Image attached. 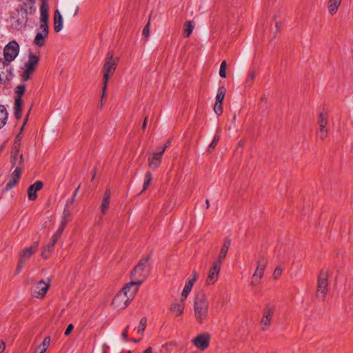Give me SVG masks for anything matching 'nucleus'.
<instances>
[{"mask_svg": "<svg viewBox=\"0 0 353 353\" xmlns=\"http://www.w3.org/2000/svg\"><path fill=\"white\" fill-rule=\"evenodd\" d=\"M36 12L34 1H25L20 3L19 8L11 17L12 24L16 28H21L28 21L29 16L33 15Z\"/></svg>", "mask_w": 353, "mask_h": 353, "instance_id": "f257e3e1", "label": "nucleus"}, {"mask_svg": "<svg viewBox=\"0 0 353 353\" xmlns=\"http://www.w3.org/2000/svg\"><path fill=\"white\" fill-rule=\"evenodd\" d=\"M209 313V301L203 292L195 295L194 301V314L196 322L202 324L207 319Z\"/></svg>", "mask_w": 353, "mask_h": 353, "instance_id": "f03ea898", "label": "nucleus"}, {"mask_svg": "<svg viewBox=\"0 0 353 353\" xmlns=\"http://www.w3.org/2000/svg\"><path fill=\"white\" fill-rule=\"evenodd\" d=\"M148 257L142 259L131 272L130 277L132 281L128 283V284L137 290L148 276Z\"/></svg>", "mask_w": 353, "mask_h": 353, "instance_id": "7ed1b4c3", "label": "nucleus"}, {"mask_svg": "<svg viewBox=\"0 0 353 353\" xmlns=\"http://www.w3.org/2000/svg\"><path fill=\"white\" fill-rule=\"evenodd\" d=\"M137 291L128 283L126 284L114 297L112 304L116 309H124L134 298Z\"/></svg>", "mask_w": 353, "mask_h": 353, "instance_id": "20e7f679", "label": "nucleus"}, {"mask_svg": "<svg viewBox=\"0 0 353 353\" xmlns=\"http://www.w3.org/2000/svg\"><path fill=\"white\" fill-rule=\"evenodd\" d=\"M118 63V58L114 57L112 52L109 51L104 59L102 71L103 74V88H102V97H105L107 90L108 82L111 76L114 73L117 65Z\"/></svg>", "mask_w": 353, "mask_h": 353, "instance_id": "39448f33", "label": "nucleus"}, {"mask_svg": "<svg viewBox=\"0 0 353 353\" xmlns=\"http://www.w3.org/2000/svg\"><path fill=\"white\" fill-rule=\"evenodd\" d=\"M39 244L37 242H34L29 248H26L21 250L19 254V259L17 267V273H19L23 268L26 262L30 259V257L37 252L38 250Z\"/></svg>", "mask_w": 353, "mask_h": 353, "instance_id": "423d86ee", "label": "nucleus"}, {"mask_svg": "<svg viewBox=\"0 0 353 353\" xmlns=\"http://www.w3.org/2000/svg\"><path fill=\"white\" fill-rule=\"evenodd\" d=\"M39 57L32 54L30 53L28 57V61L25 63V69L21 74V78L23 81H26L31 78L36 70L37 66L39 63Z\"/></svg>", "mask_w": 353, "mask_h": 353, "instance_id": "0eeeda50", "label": "nucleus"}, {"mask_svg": "<svg viewBox=\"0 0 353 353\" xmlns=\"http://www.w3.org/2000/svg\"><path fill=\"white\" fill-rule=\"evenodd\" d=\"M11 161L12 163V167L15 168L14 170L12 172L11 176H20L22 174V170L21 168V165L22 164L23 159V155L20 152L19 145L16 144L14 145L11 153Z\"/></svg>", "mask_w": 353, "mask_h": 353, "instance_id": "6e6552de", "label": "nucleus"}, {"mask_svg": "<svg viewBox=\"0 0 353 353\" xmlns=\"http://www.w3.org/2000/svg\"><path fill=\"white\" fill-rule=\"evenodd\" d=\"M328 274L325 271H321L318 278L316 296L318 299L323 300L328 291Z\"/></svg>", "mask_w": 353, "mask_h": 353, "instance_id": "1a4fd4ad", "label": "nucleus"}, {"mask_svg": "<svg viewBox=\"0 0 353 353\" xmlns=\"http://www.w3.org/2000/svg\"><path fill=\"white\" fill-rule=\"evenodd\" d=\"M40 19L38 31L49 34V14L48 6L46 1H43L39 8Z\"/></svg>", "mask_w": 353, "mask_h": 353, "instance_id": "9d476101", "label": "nucleus"}, {"mask_svg": "<svg viewBox=\"0 0 353 353\" xmlns=\"http://www.w3.org/2000/svg\"><path fill=\"white\" fill-rule=\"evenodd\" d=\"M19 52V44L15 41L9 42L3 49L4 61L10 63L17 57Z\"/></svg>", "mask_w": 353, "mask_h": 353, "instance_id": "9b49d317", "label": "nucleus"}, {"mask_svg": "<svg viewBox=\"0 0 353 353\" xmlns=\"http://www.w3.org/2000/svg\"><path fill=\"white\" fill-rule=\"evenodd\" d=\"M167 148L168 145L159 147L157 151L149 154L148 165L151 169H156L161 164L162 155Z\"/></svg>", "mask_w": 353, "mask_h": 353, "instance_id": "f8f14e48", "label": "nucleus"}, {"mask_svg": "<svg viewBox=\"0 0 353 353\" xmlns=\"http://www.w3.org/2000/svg\"><path fill=\"white\" fill-rule=\"evenodd\" d=\"M221 269V264H220L219 262L214 261L208 271V274L205 281L207 285H212L215 284L219 279Z\"/></svg>", "mask_w": 353, "mask_h": 353, "instance_id": "ddd939ff", "label": "nucleus"}, {"mask_svg": "<svg viewBox=\"0 0 353 353\" xmlns=\"http://www.w3.org/2000/svg\"><path fill=\"white\" fill-rule=\"evenodd\" d=\"M275 311V306L270 303L266 304L263 310V316L261 319L263 330H266L270 326L272 317Z\"/></svg>", "mask_w": 353, "mask_h": 353, "instance_id": "4468645a", "label": "nucleus"}, {"mask_svg": "<svg viewBox=\"0 0 353 353\" xmlns=\"http://www.w3.org/2000/svg\"><path fill=\"white\" fill-rule=\"evenodd\" d=\"M210 335L208 333H203L197 335L192 340L193 345L199 350H206L210 345Z\"/></svg>", "mask_w": 353, "mask_h": 353, "instance_id": "2eb2a0df", "label": "nucleus"}, {"mask_svg": "<svg viewBox=\"0 0 353 353\" xmlns=\"http://www.w3.org/2000/svg\"><path fill=\"white\" fill-rule=\"evenodd\" d=\"M265 267H266V260L263 257L257 260L256 269L252 276V281H251V284L252 285H256L260 283V280L263 276L264 270H265Z\"/></svg>", "mask_w": 353, "mask_h": 353, "instance_id": "dca6fc26", "label": "nucleus"}, {"mask_svg": "<svg viewBox=\"0 0 353 353\" xmlns=\"http://www.w3.org/2000/svg\"><path fill=\"white\" fill-rule=\"evenodd\" d=\"M12 77V68L10 64L0 59V83L9 81Z\"/></svg>", "mask_w": 353, "mask_h": 353, "instance_id": "f3484780", "label": "nucleus"}, {"mask_svg": "<svg viewBox=\"0 0 353 353\" xmlns=\"http://www.w3.org/2000/svg\"><path fill=\"white\" fill-rule=\"evenodd\" d=\"M50 288V281L46 282L43 280L39 281L32 290V294L37 299H42L45 296Z\"/></svg>", "mask_w": 353, "mask_h": 353, "instance_id": "a211bd4d", "label": "nucleus"}, {"mask_svg": "<svg viewBox=\"0 0 353 353\" xmlns=\"http://www.w3.org/2000/svg\"><path fill=\"white\" fill-rule=\"evenodd\" d=\"M43 183L41 181H37L32 184L28 189V199L34 201L37 198V192L43 188Z\"/></svg>", "mask_w": 353, "mask_h": 353, "instance_id": "6ab92c4d", "label": "nucleus"}, {"mask_svg": "<svg viewBox=\"0 0 353 353\" xmlns=\"http://www.w3.org/2000/svg\"><path fill=\"white\" fill-rule=\"evenodd\" d=\"M185 300L181 299L180 300H175L170 306V310L175 316H181L183 313Z\"/></svg>", "mask_w": 353, "mask_h": 353, "instance_id": "aec40b11", "label": "nucleus"}, {"mask_svg": "<svg viewBox=\"0 0 353 353\" xmlns=\"http://www.w3.org/2000/svg\"><path fill=\"white\" fill-rule=\"evenodd\" d=\"M319 130L317 132V137L321 139H324L327 137V119L323 115V114H320L319 119Z\"/></svg>", "mask_w": 353, "mask_h": 353, "instance_id": "412c9836", "label": "nucleus"}, {"mask_svg": "<svg viewBox=\"0 0 353 353\" xmlns=\"http://www.w3.org/2000/svg\"><path fill=\"white\" fill-rule=\"evenodd\" d=\"M231 245V240L230 239H226L224 241L223 245L219 253L218 259L215 261V262H219L220 264H222L223 261L225 259L230 246Z\"/></svg>", "mask_w": 353, "mask_h": 353, "instance_id": "4be33fe9", "label": "nucleus"}, {"mask_svg": "<svg viewBox=\"0 0 353 353\" xmlns=\"http://www.w3.org/2000/svg\"><path fill=\"white\" fill-rule=\"evenodd\" d=\"M48 35L49 34L48 33L38 31L34 39V44L39 48L43 47L46 43L47 39L48 38Z\"/></svg>", "mask_w": 353, "mask_h": 353, "instance_id": "5701e85b", "label": "nucleus"}, {"mask_svg": "<svg viewBox=\"0 0 353 353\" xmlns=\"http://www.w3.org/2000/svg\"><path fill=\"white\" fill-rule=\"evenodd\" d=\"M110 190L109 189H107L105 192L101 205V211L102 214H105L108 212L110 201Z\"/></svg>", "mask_w": 353, "mask_h": 353, "instance_id": "b1692460", "label": "nucleus"}, {"mask_svg": "<svg viewBox=\"0 0 353 353\" xmlns=\"http://www.w3.org/2000/svg\"><path fill=\"white\" fill-rule=\"evenodd\" d=\"M54 28L56 32H59L63 28V18L59 10H56L54 14Z\"/></svg>", "mask_w": 353, "mask_h": 353, "instance_id": "393cba45", "label": "nucleus"}, {"mask_svg": "<svg viewBox=\"0 0 353 353\" xmlns=\"http://www.w3.org/2000/svg\"><path fill=\"white\" fill-rule=\"evenodd\" d=\"M342 0H328L327 1V9L328 12L331 15L335 14L341 4Z\"/></svg>", "mask_w": 353, "mask_h": 353, "instance_id": "a878e982", "label": "nucleus"}, {"mask_svg": "<svg viewBox=\"0 0 353 353\" xmlns=\"http://www.w3.org/2000/svg\"><path fill=\"white\" fill-rule=\"evenodd\" d=\"M8 117V113L6 107L0 104V129L6 124Z\"/></svg>", "mask_w": 353, "mask_h": 353, "instance_id": "bb28decb", "label": "nucleus"}, {"mask_svg": "<svg viewBox=\"0 0 353 353\" xmlns=\"http://www.w3.org/2000/svg\"><path fill=\"white\" fill-rule=\"evenodd\" d=\"M23 101L21 98H16L14 101V116L17 119H19L21 116V109Z\"/></svg>", "mask_w": 353, "mask_h": 353, "instance_id": "cd10ccee", "label": "nucleus"}, {"mask_svg": "<svg viewBox=\"0 0 353 353\" xmlns=\"http://www.w3.org/2000/svg\"><path fill=\"white\" fill-rule=\"evenodd\" d=\"M194 283L192 281H188L185 283L183 290L181 293V299L185 300L191 292Z\"/></svg>", "mask_w": 353, "mask_h": 353, "instance_id": "c85d7f7f", "label": "nucleus"}, {"mask_svg": "<svg viewBox=\"0 0 353 353\" xmlns=\"http://www.w3.org/2000/svg\"><path fill=\"white\" fill-rule=\"evenodd\" d=\"M225 93L226 88L224 86H219L217 90L215 102L223 103V101L225 96Z\"/></svg>", "mask_w": 353, "mask_h": 353, "instance_id": "c756f323", "label": "nucleus"}, {"mask_svg": "<svg viewBox=\"0 0 353 353\" xmlns=\"http://www.w3.org/2000/svg\"><path fill=\"white\" fill-rule=\"evenodd\" d=\"M51 339L50 336H46L41 345H39L38 350L41 353H44L48 348Z\"/></svg>", "mask_w": 353, "mask_h": 353, "instance_id": "7c9ffc66", "label": "nucleus"}, {"mask_svg": "<svg viewBox=\"0 0 353 353\" xmlns=\"http://www.w3.org/2000/svg\"><path fill=\"white\" fill-rule=\"evenodd\" d=\"M184 27V35L185 37H189L194 28V25L192 21H188L185 23Z\"/></svg>", "mask_w": 353, "mask_h": 353, "instance_id": "2f4dec72", "label": "nucleus"}, {"mask_svg": "<svg viewBox=\"0 0 353 353\" xmlns=\"http://www.w3.org/2000/svg\"><path fill=\"white\" fill-rule=\"evenodd\" d=\"M53 248H54L50 247V245L49 243L47 245H46L43 248V250L41 252V257L45 259L49 258L50 253H51L52 250H53Z\"/></svg>", "mask_w": 353, "mask_h": 353, "instance_id": "473e14b6", "label": "nucleus"}, {"mask_svg": "<svg viewBox=\"0 0 353 353\" xmlns=\"http://www.w3.org/2000/svg\"><path fill=\"white\" fill-rule=\"evenodd\" d=\"M26 90V84L23 83L21 85H19L15 88V92L17 94V98H21V96L24 94Z\"/></svg>", "mask_w": 353, "mask_h": 353, "instance_id": "72a5a7b5", "label": "nucleus"}, {"mask_svg": "<svg viewBox=\"0 0 353 353\" xmlns=\"http://www.w3.org/2000/svg\"><path fill=\"white\" fill-rule=\"evenodd\" d=\"M79 188H80V185L76 188L72 198L67 200L66 205H65V209L67 208H69L70 205H72L73 204Z\"/></svg>", "mask_w": 353, "mask_h": 353, "instance_id": "f704fd0d", "label": "nucleus"}, {"mask_svg": "<svg viewBox=\"0 0 353 353\" xmlns=\"http://www.w3.org/2000/svg\"><path fill=\"white\" fill-rule=\"evenodd\" d=\"M213 110L216 114L221 115L223 113L222 103L215 102Z\"/></svg>", "mask_w": 353, "mask_h": 353, "instance_id": "c9c22d12", "label": "nucleus"}, {"mask_svg": "<svg viewBox=\"0 0 353 353\" xmlns=\"http://www.w3.org/2000/svg\"><path fill=\"white\" fill-rule=\"evenodd\" d=\"M18 179L19 178H12L10 181H8L6 185V190L8 191L14 187L18 183Z\"/></svg>", "mask_w": 353, "mask_h": 353, "instance_id": "e433bc0d", "label": "nucleus"}, {"mask_svg": "<svg viewBox=\"0 0 353 353\" xmlns=\"http://www.w3.org/2000/svg\"><path fill=\"white\" fill-rule=\"evenodd\" d=\"M146 323H147V319L145 317L142 318L140 320L139 325V327L137 328V332L138 333H143V331L145 330V328Z\"/></svg>", "mask_w": 353, "mask_h": 353, "instance_id": "4c0bfd02", "label": "nucleus"}, {"mask_svg": "<svg viewBox=\"0 0 353 353\" xmlns=\"http://www.w3.org/2000/svg\"><path fill=\"white\" fill-rule=\"evenodd\" d=\"M255 76L256 75H255L254 71L250 70L248 72V77H247V79H246V84H247L248 86H250L251 85V84L252 83L253 81L255 79Z\"/></svg>", "mask_w": 353, "mask_h": 353, "instance_id": "58836bf2", "label": "nucleus"}, {"mask_svg": "<svg viewBox=\"0 0 353 353\" xmlns=\"http://www.w3.org/2000/svg\"><path fill=\"white\" fill-rule=\"evenodd\" d=\"M220 139V136L218 134L214 135V139L208 147V152H210L211 149H214Z\"/></svg>", "mask_w": 353, "mask_h": 353, "instance_id": "ea45409f", "label": "nucleus"}, {"mask_svg": "<svg viewBox=\"0 0 353 353\" xmlns=\"http://www.w3.org/2000/svg\"><path fill=\"white\" fill-rule=\"evenodd\" d=\"M69 214L70 213L68 212H67L66 209L65 208L64 212H63V217L61 219V223L59 225V228L64 230V228H65L66 224H67L66 216L69 215Z\"/></svg>", "mask_w": 353, "mask_h": 353, "instance_id": "a19ab883", "label": "nucleus"}, {"mask_svg": "<svg viewBox=\"0 0 353 353\" xmlns=\"http://www.w3.org/2000/svg\"><path fill=\"white\" fill-rule=\"evenodd\" d=\"M150 21L149 20L145 26L144 27L142 34L143 36H145L146 38H148L149 34H150Z\"/></svg>", "mask_w": 353, "mask_h": 353, "instance_id": "79ce46f5", "label": "nucleus"}, {"mask_svg": "<svg viewBox=\"0 0 353 353\" xmlns=\"http://www.w3.org/2000/svg\"><path fill=\"white\" fill-rule=\"evenodd\" d=\"M281 273L282 269L279 267L276 268L273 273L274 278L275 279H278L281 276Z\"/></svg>", "mask_w": 353, "mask_h": 353, "instance_id": "37998d69", "label": "nucleus"}, {"mask_svg": "<svg viewBox=\"0 0 353 353\" xmlns=\"http://www.w3.org/2000/svg\"><path fill=\"white\" fill-rule=\"evenodd\" d=\"M197 277H198V274H197V272L194 270L192 272V276L190 278L188 279V281H192L193 283H195V281H196L197 279Z\"/></svg>", "mask_w": 353, "mask_h": 353, "instance_id": "c03bdc74", "label": "nucleus"}, {"mask_svg": "<svg viewBox=\"0 0 353 353\" xmlns=\"http://www.w3.org/2000/svg\"><path fill=\"white\" fill-rule=\"evenodd\" d=\"M128 328V326L126 327L125 330L121 334V339L124 341H129L128 339V331H127Z\"/></svg>", "mask_w": 353, "mask_h": 353, "instance_id": "a18cd8bd", "label": "nucleus"}, {"mask_svg": "<svg viewBox=\"0 0 353 353\" xmlns=\"http://www.w3.org/2000/svg\"><path fill=\"white\" fill-rule=\"evenodd\" d=\"M73 328H74L73 325L72 324H69L68 325L65 331V333H64L65 335V336H68L71 333V332L72 331Z\"/></svg>", "mask_w": 353, "mask_h": 353, "instance_id": "49530a36", "label": "nucleus"}, {"mask_svg": "<svg viewBox=\"0 0 353 353\" xmlns=\"http://www.w3.org/2000/svg\"><path fill=\"white\" fill-rule=\"evenodd\" d=\"M59 238L57 237V236H54V235L52 236V239L50 240V242L49 243V244L50 245V247H52L54 248L55 244L57 243V241H58Z\"/></svg>", "mask_w": 353, "mask_h": 353, "instance_id": "de8ad7c7", "label": "nucleus"}, {"mask_svg": "<svg viewBox=\"0 0 353 353\" xmlns=\"http://www.w3.org/2000/svg\"><path fill=\"white\" fill-rule=\"evenodd\" d=\"M59 238L57 237V236H54V235L52 236V239L50 240V242L49 243V244L50 245V247H52L54 248L55 244L57 243V241H58Z\"/></svg>", "mask_w": 353, "mask_h": 353, "instance_id": "09e8293b", "label": "nucleus"}, {"mask_svg": "<svg viewBox=\"0 0 353 353\" xmlns=\"http://www.w3.org/2000/svg\"><path fill=\"white\" fill-rule=\"evenodd\" d=\"M151 178H148L143 183L142 192L145 190L150 183Z\"/></svg>", "mask_w": 353, "mask_h": 353, "instance_id": "8fccbe9b", "label": "nucleus"}, {"mask_svg": "<svg viewBox=\"0 0 353 353\" xmlns=\"http://www.w3.org/2000/svg\"><path fill=\"white\" fill-rule=\"evenodd\" d=\"M63 230H62L61 228H58V230H57V232L53 234L54 236H57L59 239V237L61 236L62 232H63Z\"/></svg>", "mask_w": 353, "mask_h": 353, "instance_id": "3c124183", "label": "nucleus"}, {"mask_svg": "<svg viewBox=\"0 0 353 353\" xmlns=\"http://www.w3.org/2000/svg\"><path fill=\"white\" fill-rule=\"evenodd\" d=\"M143 353H158V352L154 351L151 347H148L143 352Z\"/></svg>", "mask_w": 353, "mask_h": 353, "instance_id": "603ef678", "label": "nucleus"}, {"mask_svg": "<svg viewBox=\"0 0 353 353\" xmlns=\"http://www.w3.org/2000/svg\"><path fill=\"white\" fill-rule=\"evenodd\" d=\"M219 74L221 77L225 78L226 77V70L220 68Z\"/></svg>", "mask_w": 353, "mask_h": 353, "instance_id": "864d4df0", "label": "nucleus"}, {"mask_svg": "<svg viewBox=\"0 0 353 353\" xmlns=\"http://www.w3.org/2000/svg\"><path fill=\"white\" fill-rule=\"evenodd\" d=\"M6 348V344L3 341H0V353H2Z\"/></svg>", "mask_w": 353, "mask_h": 353, "instance_id": "5fc2aeb1", "label": "nucleus"}, {"mask_svg": "<svg viewBox=\"0 0 353 353\" xmlns=\"http://www.w3.org/2000/svg\"><path fill=\"white\" fill-rule=\"evenodd\" d=\"M226 67H227L226 61H223L221 63L220 68L226 70Z\"/></svg>", "mask_w": 353, "mask_h": 353, "instance_id": "6e6d98bb", "label": "nucleus"}, {"mask_svg": "<svg viewBox=\"0 0 353 353\" xmlns=\"http://www.w3.org/2000/svg\"><path fill=\"white\" fill-rule=\"evenodd\" d=\"M79 12V7L77 6L76 8H75V10H74V15H77Z\"/></svg>", "mask_w": 353, "mask_h": 353, "instance_id": "4d7b16f0", "label": "nucleus"}, {"mask_svg": "<svg viewBox=\"0 0 353 353\" xmlns=\"http://www.w3.org/2000/svg\"><path fill=\"white\" fill-rule=\"evenodd\" d=\"M146 119H145L144 121H143V129H145V126H146Z\"/></svg>", "mask_w": 353, "mask_h": 353, "instance_id": "13d9d810", "label": "nucleus"}, {"mask_svg": "<svg viewBox=\"0 0 353 353\" xmlns=\"http://www.w3.org/2000/svg\"><path fill=\"white\" fill-rule=\"evenodd\" d=\"M205 203H206V208H208L209 206H210V202H209V200L208 199H206L205 201Z\"/></svg>", "mask_w": 353, "mask_h": 353, "instance_id": "bf43d9fd", "label": "nucleus"}, {"mask_svg": "<svg viewBox=\"0 0 353 353\" xmlns=\"http://www.w3.org/2000/svg\"><path fill=\"white\" fill-rule=\"evenodd\" d=\"M103 98H104V97H101V100H102ZM102 106H103V102H102V101H101V103H100V107L101 108Z\"/></svg>", "mask_w": 353, "mask_h": 353, "instance_id": "052dcab7", "label": "nucleus"}, {"mask_svg": "<svg viewBox=\"0 0 353 353\" xmlns=\"http://www.w3.org/2000/svg\"><path fill=\"white\" fill-rule=\"evenodd\" d=\"M170 141L168 140V142H167V143H166L165 145H168V146H169V145H170Z\"/></svg>", "mask_w": 353, "mask_h": 353, "instance_id": "680f3d73", "label": "nucleus"}, {"mask_svg": "<svg viewBox=\"0 0 353 353\" xmlns=\"http://www.w3.org/2000/svg\"><path fill=\"white\" fill-rule=\"evenodd\" d=\"M132 341L133 342H134V343L138 342V341H137V340H136V339H132Z\"/></svg>", "mask_w": 353, "mask_h": 353, "instance_id": "e2e57ef3", "label": "nucleus"}, {"mask_svg": "<svg viewBox=\"0 0 353 353\" xmlns=\"http://www.w3.org/2000/svg\"><path fill=\"white\" fill-rule=\"evenodd\" d=\"M145 176H150V174L147 173Z\"/></svg>", "mask_w": 353, "mask_h": 353, "instance_id": "0e129e2a", "label": "nucleus"}, {"mask_svg": "<svg viewBox=\"0 0 353 353\" xmlns=\"http://www.w3.org/2000/svg\"><path fill=\"white\" fill-rule=\"evenodd\" d=\"M276 26L277 28L279 27V23L278 22L276 23Z\"/></svg>", "mask_w": 353, "mask_h": 353, "instance_id": "69168bd1", "label": "nucleus"}, {"mask_svg": "<svg viewBox=\"0 0 353 353\" xmlns=\"http://www.w3.org/2000/svg\"><path fill=\"white\" fill-rule=\"evenodd\" d=\"M233 119H234V121L236 119V115H234Z\"/></svg>", "mask_w": 353, "mask_h": 353, "instance_id": "338daca9", "label": "nucleus"}, {"mask_svg": "<svg viewBox=\"0 0 353 353\" xmlns=\"http://www.w3.org/2000/svg\"><path fill=\"white\" fill-rule=\"evenodd\" d=\"M39 353H41V352H39Z\"/></svg>", "mask_w": 353, "mask_h": 353, "instance_id": "774afa93", "label": "nucleus"}]
</instances>
